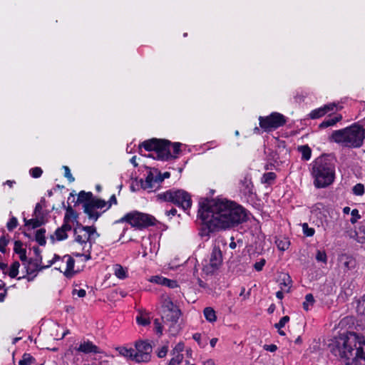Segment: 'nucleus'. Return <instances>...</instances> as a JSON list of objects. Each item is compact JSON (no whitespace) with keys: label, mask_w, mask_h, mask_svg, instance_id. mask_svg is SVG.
I'll return each instance as SVG.
<instances>
[{"label":"nucleus","mask_w":365,"mask_h":365,"mask_svg":"<svg viewBox=\"0 0 365 365\" xmlns=\"http://www.w3.org/2000/svg\"><path fill=\"white\" fill-rule=\"evenodd\" d=\"M198 205L201 237H209L211 233L230 230L248 220L247 210L235 201L206 197L200 199Z\"/></svg>","instance_id":"nucleus-1"},{"label":"nucleus","mask_w":365,"mask_h":365,"mask_svg":"<svg viewBox=\"0 0 365 365\" xmlns=\"http://www.w3.org/2000/svg\"><path fill=\"white\" fill-rule=\"evenodd\" d=\"M332 354L345 365H365V340L355 332L341 334L329 344Z\"/></svg>","instance_id":"nucleus-2"},{"label":"nucleus","mask_w":365,"mask_h":365,"mask_svg":"<svg viewBox=\"0 0 365 365\" xmlns=\"http://www.w3.org/2000/svg\"><path fill=\"white\" fill-rule=\"evenodd\" d=\"M309 172L316 188H325L335 180V165L327 154L321 155L310 163Z\"/></svg>","instance_id":"nucleus-3"},{"label":"nucleus","mask_w":365,"mask_h":365,"mask_svg":"<svg viewBox=\"0 0 365 365\" xmlns=\"http://www.w3.org/2000/svg\"><path fill=\"white\" fill-rule=\"evenodd\" d=\"M365 129L357 123L342 129L334 130L329 140L349 148H359L364 142Z\"/></svg>","instance_id":"nucleus-4"},{"label":"nucleus","mask_w":365,"mask_h":365,"mask_svg":"<svg viewBox=\"0 0 365 365\" xmlns=\"http://www.w3.org/2000/svg\"><path fill=\"white\" fill-rule=\"evenodd\" d=\"M156 197L160 202H170L184 211L190 210L192 206L190 194L182 189H170L158 193Z\"/></svg>","instance_id":"nucleus-5"},{"label":"nucleus","mask_w":365,"mask_h":365,"mask_svg":"<svg viewBox=\"0 0 365 365\" xmlns=\"http://www.w3.org/2000/svg\"><path fill=\"white\" fill-rule=\"evenodd\" d=\"M182 315L180 308L174 304L169 297H166L162 302V320L164 324H170L169 331L172 335H176L180 330L178 320Z\"/></svg>","instance_id":"nucleus-6"},{"label":"nucleus","mask_w":365,"mask_h":365,"mask_svg":"<svg viewBox=\"0 0 365 365\" xmlns=\"http://www.w3.org/2000/svg\"><path fill=\"white\" fill-rule=\"evenodd\" d=\"M157 222L154 216L134 210L126 213L123 217L117 220L115 223L126 222L135 230H142L150 226L155 225Z\"/></svg>","instance_id":"nucleus-7"},{"label":"nucleus","mask_w":365,"mask_h":365,"mask_svg":"<svg viewBox=\"0 0 365 365\" xmlns=\"http://www.w3.org/2000/svg\"><path fill=\"white\" fill-rule=\"evenodd\" d=\"M181 145L179 142L172 143L169 140L159 138L154 150L156 153L155 158L162 161L177 158L181 151Z\"/></svg>","instance_id":"nucleus-8"},{"label":"nucleus","mask_w":365,"mask_h":365,"mask_svg":"<svg viewBox=\"0 0 365 365\" xmlns=\"http://www.w3.org/2000/svg\"><path fill=\"white\" fill-rule=\"evenodd\" d=\"M287 121V117L278 112H272L268 115L259 117V125L265 133H270L284 126Z\"/></svg>","instance_id":"nucleus-9"},{"label":"nucleus","mask_w":365,"mask_h":365,"mask_svg":"<svg viewBox=\"0 0 365 365\" xmlns=\"http://www.w3.org/2000/svg\"><path fill=\"white\" fill-rule=\"evenodd\" d=\"M222 253L220 248L215 246L211 252L209 262L203 264L202 270L206 274H213L222 265Z\"/></svg>","instance_id":"nucleus-10"},{"label":"nucleus","mask_w":365,"mask_h":365,"mask_svg":"<svg viewBox=\"0 0 365 365\" xmlns=\"http://www.w3.org/2000/svg\"><path fill=\"white\" fill-rule=\"evenodd\" d=\"M135 346V361L140 363L148 362L150 361L153 347L148 340L136 341Z\"/></svg>","instance_id":"nucleus-11"},{"label":"nucleus","mask_w":365,"mask_h":365,"mask_svg":"<svg viewBox=\"0 0 365 365\" xmlns=\"http://www.w3.org/2000/svg\"><path fill=\"white\" fill-rule=\"evenodd\" d=\"M107 205V202H106L103 199L97 198L93 196L92 201L90 203H87L84 206V213L86 214L88 219L96 222L101 213L96 211V209H102Z\"/></svg>","instance_id":"nucleus-12"},{"label":"nucleus","mask_w":365,"mask_h":365,"mask_svg":"<svg viewBox=\"0 0 365 365\" xmlns=\"http://www.w3.org/2000/svg\"><path fill=\"white\" fill-rule=\"evenodd\" d=\"M240 190L247 201H254L257 194L254 189V185L250 176L246 175L240 182Z\"/></svg>","instance_id":"nucleus-13"},{"label":"nucleus","mask_w":365,"mask_h":365,"mask_svg":"<svg viewBox=\"0 0 365 365\" xmlns=\"http://www.w3.org/2000/svg\"><path fill=\"white\" fill-rule=\"evenodd\" d=\"M77 352L83 353L84 354H101L102 353L101 349L94 344L91 341L83 339L78 346L75 347Z\"/></svg>","instance_id":"nucleus-14"},{"label":"nucleus","mask_w":365,"mask_h":365,"mask_svg":"<svg viewBox=\"0 0 365 365\" xmlns=\"http://www.w3.org/2000/svg\"><path fill=\"white\" fill-rule=\"evenodd\" d=\"M336 107V104L334 103L325 104L322 107H319V108L312 110L308 114V116L310 119H313V120L318 119V118L324 117L329 113L334 112Z\"/></svg>","instance_id":"nucleus-15"},{"label":"nucleus","mask_w":365,"mask_h":365,"mask_svg":"<svg viewBox=\"0 0 365 365\" xmlns=\"http://www.w3.org/2000/svg\"><path fill=\"white\" fill-rule=\"evenodd\" d=\"M73 235H74V241L78 242V244L83 245V250L86 249L88 242L89 243L88 240H87V237L84 232V230L81 229V224L79 222H76V225L73 228Z\"/></svg>","instance_id":"nucleus-16"},{"label":"nucleus","mask_w":365,"mask_h":365,"mask_svg":"<svg viewBox=\"0 0 365 365\" xmlns=\"http://www.w3.org/2000/svg\"><path fill=\"white\" fill-rule=\"evenodd\" d=\"M66 258L67 259L66 268L65 271L63 272V274L67 278H71L76 273V272L74 271L75 260L71 256H70L68 255H64L62 259H64Z\"/></svg>","instance_id":"nucleus-17"},{"label":"nucleus","mask_w":365,"mask_h":365,"mask_svg":"<svg viewBox=\"0 0 365 365\" xmlns=\"http://www.w3.org/2000/svg\"><path fill=\"white\" fill-rule=\"evenodd\" d=\"M14 252L19 255V259L23 264L28 260L26 250L23 247V243L20 240H16L14 242Z\"/></svg>","instance_id":"nucleus-18"},{"label":"nucleus","mask_w":365,"mask_h":365,"mask_svg":"<svg viewBox=\"0 0 365 365\" xmlns=\"http://www.w3.org/2000/svg\"><path fill=\"white\" fill-rule=\"evenodd\" d=\"M46 219L36 217L29 220H27L26 218L24 219V225L26 227H31V229H36L41 227L46 223Z\"/></svg>","instance_id":"nucleus-19"},{"label":"nucleus","mask_w":365,"mask_h":365,"mask_svg":"<svg viewBox=\"0 0 365 365\" xmlns=\"http://www.w3.org/2000/svg\"><path fill=\"white\" fill-rule=\"evenodd\" d=\"M135 319L138 324L146 327L150 324V313L145 310H139Z\"/></svg>","instance_id":"nucleus-20"},{"label":"nucleus","mask_w":365,"mask_h":365,"mask_svg":"<svg viewBox=\"0 0 365 365\" xmlns=\"http://www.w3.org/2000/svg\"><path fill=\"white\" fill-rule=\"evenodd\" d=\"M93 197V195L91 192H86L84 190H81L78 194L76 203H82L83 207H84L87 203H90V202L92 201Z\"/></svg>","instance_id":"nucleus-21"},{"label":"nucleus","mask_w":365,"mask_h":365,"mask_svg":"<svg viewBox=\"0 0 365 365\" xmlns=\"http://www.w3.org/2000/svg\"><path fill=\"white\" fill-rule=\"evenodd\" d=\"M342 120V115L341 114H336L333 118L325 119L319 125V129H324L330 126L336 125L338 122Z\"/></svg>","instance_id":"nucleus-22"},{"label":"nucleus","mask_w":365,"mask_h":365,"mask_svg":"<svg viewBox=\"0 0 365 365\" xmlns=\"http://www.w3.org/2000/svg\"><path fill=\"white\" fill-rule=\"evenodd\" d=\"M159 138H150L144 140L139 145V149L143 148L146 151H154Z\"/></svg>","instance_id":"nucleus-23"},{"label":"nucleus","mask_w":365,"mask_h":365,"mask_svg":"<svg viewBox=\"0 0 365 365\" xmlns=\"http://www.w3.org/2000/svg\"><path fill=\"white\" fill-rule=\"evenodd\" d=\"M154 180V175L153 174L150 172L145 180H140V185H141V187L144 190H146V189H153L155 186V182Z\"/></svg>","instance_id":"nucleus-24"},{"label":"nucleus","mask_w":365,"mask_h":365,"mask_svg":"<svg viewBox=\"0 0 365 365\" xmlns=\"http://www.w3.org/2000/svg\"><path fill=\"white\" fill-rule=\"evenodd\" d=\"M297 150L302 154V160L308 161L312 157V149L308 145H299Z\"/></svg>","instance_id":"nucleus-25"},{"label":"nucleus","mask_w":365,"mask_h":365,"mask_svg":"<svg viewBox=\"0 0 365 365\" xmlns=\"http://www.w3.org/2000/svg\"><path fill=\"white\" fill-rule=\"evenodd\" d=\"M46 232L45 228H40L36 232L35 240L40 246H45L46 244Z\"/></svg>","instance_id":"nucleus-26"},{"label":"nucleus","mask_w":365,"mask_h":365,"mask_svg":"<svg viewBox=\"0 0 365 365\" xmlns=\"http://www.w3.org/2000/svg\"><path fill=\"white\" fill-rule=\"evenodd\" d=\"M36 363V359L29 353H24L21 359L15 365H33Z\"/></svg>","instance_id":"nucleus-27"},{"label":"nucleus","mask_w":365,"mask_h":365,"mask_svg":"<svg viewBox=\"0 0 365 365\" xmlns=\"http://www.w3.org/2000/svg\"><path fill=\"white\" fill-rule=\"evenodd\" d=\"M114 274L120 279L128 277V271L122 265L116 264L113 266Z\"/></svg>","instance_id":"nucleus-28"},{"label":"nucleus","mask_w":365,"mask_h":365,"mask_svg":"<svg viewBox=\"0 0 365 365\" xmlns=\"http://www.w3.org/2000/svg\"><path fill=\"white\" fill-rule=\"evenodd\" d=\"M203 314L207 321L209 322H215L217 320L215 311L213 308L208 307H205L203 310Z\"/></svg>","instance_id":"nucleus-29"},{"label":"nucleus","mask_w":365,"mask_h":365,"mask_svg":"<svg viewBox=\"0 0 365 365\" xmlns=\"http://www.w3.org/2000/svg\"><path fill=\"white\" fill-rule=\"evenodd\" d=\"M277 248L281 251H285L289 249L290 241L288 238H278L275 241Z\"/></svg>","instance_id":"nucleus-30"},{"label":"nucleus","mask_w":365,"mask_h":365,"mask_svg":"<svg viewBox=\"0 0 365 365\" xmlns=\"http://www.w3.org/2000/svg\"><path fill=\"white\" fill-rule=\"evenodd\" d=\"M277 178V175L274 172H268L263 174L262 182L264 184L272 185Z\"/></svg>","instance_id":"nucleus-31"},{"label":"nucleus","mask_w":365,"mask_h":365,"mask_svg":"<svg viewBox=\"0 0 365 365\" xmlns=\"http://www.w3.org/2000/svg\"><path fill=\"white\" fill-rule=\"evenodd\" d=\"M118 350L120 355L134 361L135 349L132 348L119 347Z\"/></svg>","instance_id":"nucleus-32"},{"label":"nucleus","mask_w":365,"mask_h":365,"mask_svg":"<svg viewBox=\"0 0 365 365\" xmlns=\"http://www.w3.org/2000/svg\"><path fill=\"white\" fill-rule=\"evenodd\" d=\"M66 212L65 213L63 219L68 220L69 221H71V219H73V220L78 222L77 218L78 217V214L76 212V210L73 209V207L71 205H68L66 208Z\"/></svg>","instance_id":"nucleus-33"},{"label":"nucleus","mask_w":365,"mask_h":365,"mask_svg":"<svg viewBox=\"0 0 365 365\" xmlns=\"http://www.w3.org/2000/svg\"><path fill=\"white\" fill-rule=\"evenodd\" d=\"M81 229L84 230V232L86 233V235L87 237V240H88L89 243L91 242V237L94 234H96V235L98 237L99 235L96 232V228L94 226H84L81 225Z\"/></svg>","instance_id":"nucleus-34"},{"label":"nucleus","mask_w":365,"mask_h":365,"mask_svg":"<svg viewBox=\"0 0 365 365\" xmlns=\"http://www.w3.org/2000/svg\"><path fill=\"white\" fill-rule=\"evenodd\" d=\"M20 267V263L18 261L14 262L9 268V272L8 273L9 276L11 278H16L19 274V269Z\"/></svg>","instance_id":"nucleus-35"},{"label":"nucleus","mask_w":365,"mask_h":365,"mask_svg":"<svg viewBox=\"0 0 365 365\" xmlns=\"http://www.w3.org/2000/svg\"><path fill=\"white\" fill-rule=\"evenodd\" d=\"M33 251L35 255V257L31 258V261H35V264L38 265V263H42L43 257L41 255V250L38 246L33 247Z\"/></svg>","instance_id":"nucleus-36"},{"label":"nucleus","mask_w":365,"mask_h":365,"mask_svg":"<svg viewBox=\"0 0 365 365\" xmlns=\"http://www.w3.org/2000/svg\"><path fill=\"white\" fill-rule=\"evenodd\" d=\"M314 302L315 300L312 294L309 293L306 294L305 301L303 302V309L308 311L309 309V305L313 306Z\"/></svg>","instance_id":"nucleus-37"},{"label":"nucleus","mask_w":365,"mask_h":365,"mask_svg":"<svg viewBox=\"0 0 365 365\" xmlns=\"http://www.w3.org/2000/svg\"><path fill=\"white\" fill-rule=\"evenodd\" d=\"M352 193L356 196L364 195L365 193V187H364V184H362L361 182L356 183L352 187Z\"/></svg>","instance_id":"nucleus-38"},{"label":"nucleus","mask_w":365,"mask_h":365,"mask_svg":"<svg viewBox=\"0 0 365 365\" xmlns=\"http://www.w3.org/2000/svg\"><path fill=\"white\" fill-rule=\"evenodd\" d=\"M9 242V235H3L0 237V252L3 254L6 252V247Z\"/></svg>","instance_id":"nucleus-39"},{"label":"nucleus","mask_w":365,"mask_h":365,"mask_svg":"<svg viewBox=\"0 0 365 365\" xmlns=\"http://www.w3.org/2000/svg\"><path fill=\"white\" fill-rule=\"evenodd\" d=\"M33 215L36 217L46 219V214L43 211V205H41V202L36 204Z\"/></svg>","instance_id":"nucleus-40"},{"label":"nucleus","mask_w":365,"mask_h":365,"mask_svg":"<svg viewBox=\"0 0 365 365\" xmlns=\"http://www.w3.org/2000/svg\"><path fill=\"white\" fill-rule=\"evenodd\" d=\"M54 235L58 241H63L68 237V234L66 233V232L61 228V227H58L56 230Z\"/></svg>","instance_id":"nucleus-41"},{"label":"nucleus","mask_w":365,"mask_h":365,"mask_svg":"<svg viewBox=\"0 0 365 365\" xmlns=\"http://www.w3.org/2000/svg\"><path fill=\"white\" fill-rule=\"evenodd\" d=\"M26 269V272L28 275H32L34 273H30L31 271H34L35 267V261H31V259H28V260L23 264Z\"/></svg>","instance_id":"nucleus-42"},{"label":"nucleus","mask_w":365,"mask_h":365,"mask_svg":"<svg viewBox=\"0 0 365 365\" xmlns=\"http://www.w3.org/2000/svg\"><path fill=\"white\" fill-rule=\"evenodd\" d=\"M292 280L291 279V277L289 274L284 275V278L282 279V282L280 283L281 289H282V286L288 287V289L285 291L286 292H290V288L292 287Z\"/></svg>","instance_id":"nucleus-43"},{"label":"nucleus","mask_w":365,"mask_h":365,"mask_svg":"<svg viewBox=\"0 0 365 365\" xmlns=\"http://www.w3.org/2000/svg\"><path fill=\"white\" fill-rule=\"evenodd\" d=\"M346 261L344 262V266L347 269H351L355 267L356 262L353 257L346 255Z\"/></svg>","instance_id":"nucleus-44"},{"label":"nucleus","mask_w":365,"mask_h":365,"mask_svg":"<svg viewBox=\"0 0 365 365\" xmlns=\"http://www.w3.org/2000/svg\"><path fill=\"white\" fill-rule=\"evenodd\" d=\"M18 220L16 217H11L6 223V227L9 231H13L18 226Z\"/></svg>","instance_id":"nucleus-45"},{"label":"nucleus","mask_w":365,"mask_h":365,"mask_svg":"<svg viewBox=\"0 0 365 365\" xmlns=\"http://www.w3.org/2000/svg\"><path fill=\"white\" fill-rule=\"evenodd\" d=\"M184 359V356L182 354L178 353L176 356L173 357L168 364L170 365H177L180 364Z\"/></svg>","instance_id":"nucleus-46"},{"label":"nucleus","mask_w":365,"mask_h":365,"mask_svg":"<svg viewBox=\"0 0 365 365\" xmlns=\"http://www.w3.org/2000/svg\"><path fill=\"white\" fill-rule=\"evenodd\" d=\"M43 170L40 167H34L30 169L29 174L34 178H38L41 176Z\"/></svg>","instance_id":"nucleus-47"},{"label":"nucleus","mask_w":365,"mask_h":365,"mask_svg":"<svg viewBox=\"0 0 365 365\" xmlns=\"http://www.w3.org/2000/svg\"><path fill=\"white\" fill-rule=\"evenodd\" d=\"M302 229L304 235L307 237H312L315 233L314 229L309 227L307 223H304L302 225Z\"/></svg>","instance_id":"nucleus-48"},{"label":"nucleus","mask_w":365,"mask_h":365,"mask_svg":"<svg viewBox=\"0 0 365 365\" xmlns=\"http://www.w3.org/2000/svg\"><path fill=\"white\" fill-rule=\"evenodd\" d=\"M316 259L318 262H322L324 264L327 262V256L325 251L317 250L316 254Z\"/></svg>","instance_id":"nucleus-49"},{"label":"nucleus","mask_w":365,"mask_h":365,"mask_svg":"<svg viewBox=\"0 0 365 365\" xmlns=\"http://www.w3.org/2000/svg\"><path fill=\"white\" fill-rule=\"evenodd\" d=\"M290 318L289 316H284L282 317L278 323H276L274 324V327L277 329H281L283 328L285 324L289 321Z\"/></svg>","instance_id":"nucleus-50"},{"label":"nucleus","mask_w":365,"mask_h":365,"mask_svg":"<svg viewBox=\"0 0 365 365\" xmlns=\"http://www.w3.org/2000/svg\"><path fill=\"white\" fill-rule=\"evenodd\" d=\"M63 169L64 170V177L66 178H67V180H68L69 182H74L75 180V178L72 175L71 173V170L70 168L66 166V165H63Z\"/></svg>","instance_id":"nucleus-51"},{"label":"nucleus","mask_w":365,"mask_h":365,"mask_svg":"<svg viewBox=\"0 0 365 365\" xmlns=\"http://www.w3.org/2000/svg\"><path fill=\"white\" fill-rule=\"evenodd\" d=\"M154 326H155V329L157 334H158L160 336L162 335L163 331V327L159 319H155L154 320Z\"/></svg>","instance_id":"nucleus-52"},{"label":"nucleus","mask_w":365,"mask_h":365,"mask_svg":"<svg viewBox=\"0 0 365 365\" xmlns=\"http://www.w3.org/2000/svg\"><path fill=\"white\" fill-rule=\"evenodd\" d=\"M163 285L168 287L169 288H175V287H178V284L176 280L170 279L168 278H165V280L164 281V283Z\"/></svg>","instance_id":"nucleus-53"},{"label":"nucleus","mask_w":365,"mask_h":365,"mask_svg":"<svg viewBox=\"0 0 365 365\" xmlns=\"http://www.w3.org/2000/svg\"><path fill=\"white\" fill-rule=\"evenodd\" d=\"M165 278L166 277H162V276H158V275H156V276H153L150 281L151 282H153V283H155V284H161L163 285V283H164V281L165 280Z\"/></svg>","instance_id":"nucleus-54"},{"label":"nucleus","mask_w":365,"mask_h":365,"mask_svg":"<svg viewBox=\"0 0 365 365\" xmlns=\"http://www.w3.org/2000/svg\"><path fill=\"white\" fill-rule=\"evenodd\" d=\"M201 334L200 333H195L193 335H192V339L197 341V343L198 344V345L200 346V347H204L206 344H207V341H205L204 343L202 342L201 341Z\"/></svg>","instance_id":"nucleus-55"},{"label":"nucleus","mask_w":365,"mask_h":365,"mask_svg":"<svg viewBox=\"0 0 365 365\" xmlns=\"http://www.w3.org/2000/svg\"><path fill=\"white\" fill-rule=\"evenodd\" d=\"M265 263H266V260L264 259H261L259 262H257L255 263V264H254L255 269L257 272L262 271Z\"/></svg>","instance_id":"nucleus-56"},{"label":"nucleus","mask_w":365,"mask_h":365,"mask_svg":"<svg viewBox=\"0 0 365 365\" xmlns=\"http://www.w3.org/2000/svg\"><path fill=\"white\" fill-rule=\"evenodd\" d=\"M70 222L68 220L63 219V224L61 226V228L67 233V232L71 231L72 230V226L70 224Z\"/></svg>","instance_id":"nucleus-57"},{"label":"nucleus","mask_w":365,"mask_h":365,"mask_svg":"<svg viewBox=\"0 0 365 365\" xmlns=\"http://www.w3.org/2000/svg\"><path fill=\"white\" fill-rule=\"evenodd\" d=\"M36 269L34 271H31L30 273H38V272H41L43 269L49 268L48 264L43 265L42 263H38V265L34 264Z\"/></svg>","instance_id":"nucleus-58"},{"label":"nucleus","mask_w":365,"mask_h":365,"mask_svg":"<svg viewBox=\"0 0 365 365\" xmlns=\"http://www.w3.org/2000/svg\"><path fill=\"white\" fill-rule=\"evenodd\" d=\"M168 351V348L167 346H162L158 352V356L159 358H164L167 355Z\"/></svg>","instance_id":"nucleus-59"},{"label":"nucleus","mask_w":365,"mask_h":365,"mask_svg":"<svg viewBox=\"0 0 365 365\" xmlns=\"http://www.w3.org/2000/svg\"><path fill=\"white\" fill-rule=\"evenodd\" d=\"M107 204L108 205V207H107L106 210H108L112 206V205H117L118 204V200H117V198H116L115 194H113V195H112L110 196L109 200L107 202Z\"/></svg>","instance_id":"nucleus-60"},{"label":"nucleus","mask_w":365,"mask_h":365,"mask_svg":"<svg viewBox=\"0 0 365 365\" xmlns=\"http://www.w3.org/2000/svg\"><path fill=\"white\" fill-rule=\"evenodd\" d=\"M263 349L267 351L274 352L277 350V346L275 344H264Z\"/></svg>","instance_id":"nucleus-61"},{"label":"nucleus","mask_w":365,"mask_h":365,"mask_svg":"<svg viewBox=\"0 0 365 365\" xmlns=\"http://www.w3.org/2000/svg\"><path fill=\"white\" fill-rule=\"evenodd\" d=\"M72 294L73 295L77 294L78 297H84L86 294V292L83 289H73Z\"/></svg>","instance_id":"nucleus-62"},{"label":"nucleus","mask_w":365,"mask_h":365,"mask_svg":"<svg viewBox=\"0 0 365 365\" xmlns=\"http://www.w3.org/2000/svg\"><path fill=\"white\" fill-rule=\"evenodd\" d=\"M91 248H92V242H90V244L88 245V248L86 250V253L83 254V255L85 257L86 261H88L91 259Z\"/></svg>","instance_id":"nucleus-63"},{"label":"nucleus","mask_w":365,"mask_h":365,"mask_svg":"<svg viewBox=\"0 0 365 365\" xmlns=\"http://www.w3.org/2000/svg\"><path fill=\"white\" fill-rule=\"evenodd\" d=\"M61 257L57 255V254H55L53 259L50 261H48V267H51L56 262H57L58 260L61 259Z\"/></svg>","instance_id":"nucleus-64"}]
</instances>
